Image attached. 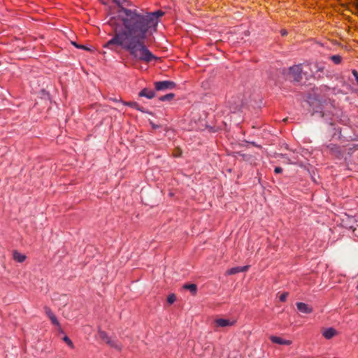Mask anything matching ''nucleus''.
Segmentation results:
<instances>
[{
  "label": "nucleus",
  "instance_id": "1",
  "mask_svg": "<svg viewBox=\"0 0 358 358\" xmlns=\"http://www.w3.org/2000/svg\"><path fill=\"white\" fill-rule=\"evenodd\" d=\"M163 15L161 10L144 13L120 6L115 15L108 21L114 34L103 48L113 51L121 48L135 62L149 64L160 60L148 49L145 40L150 31L156 30L159 18Z\"/></svg>",
  "mask_w": 358,
  "mask_h": 358
},
{
  "label": "nucleus",
  "instance_id": "2",
  "mask_svg": "<svg viewBox=\"0 0 358 358\" xmlns=\"http://www.w3.org/2000/svg\"><path fill=\"white\" fill-rule=\"evenodd\" d=\"M155 87L157 91H163L168 89H173L176 83L170 80L157 81L155 83Z\"/></svg>",
  "mask_w": 358,
  "mask_h": 358
},
{
  "label": "nucleus",
  "instance_id": "3",
  "mask_svg": "<svg viewBox=\"0 0 358 358\" xmlns=\"http://www.w3.org/2000/svg\"><path fill=\"white\" fill-rule=\"evenodd\" d=\"M289 74L291 75L292 78L295 81H300L302 78L301 73H302V67L301 64L299 65H295L289 68Z\"/></svg>",
  "mask_w": 358,
  "mask_h": 358
},
{
  "label": "nucleus",
  "instance_id": "4",
  "mask_svg": "<svg viewBox=\"0 0 358 358\" xmlns=\"http://www.w3.org/2000/svg\"><path fill=\"white\" fill-rule=\"evenodd\" d=\"M236 321L235 320H229L224 318H217L214 320L215 327H226L235 325Z\"/></svg>",
  "mask_w": 358,
  "mask_h": 358
},
{
  "label": "nucleus",
  "instance_id": "5",
  "mask_svg": "<svg viewBox=\"0 0 358 358\" xmlns=\"http://www.w3.org/2000/svg\"><path fill=\"white\" fill-rule=\"evenodd\" d=\"M270 340L271 341L272 343L279 345H290L292 343V341L291 340H286L276 336H271L270 337Z\"/></svg>",
  "mask_w": 358,
  "mask_h": 358
},
{
  "label": "nucleus",
  "instance_id": "6",
  "mask_svg": "<svg viewBox=\"0 0 358 358\" xmlns=\"http://www.w3.org/2000/svg\"><path fill=\"white\" fill-rule=\"evenodd\" d=\"M297 309L303 313H311L313 312V308L308 304L303 302H298L296 304Z\"/></svg>",
  "mask_w": 358,
  "mask_h": 358
},
{
  "label": "nucleus",
  "instance_id": "7",
  "mask_svg": "<svg viewBox=\"0 0 358 358\" xmlns=\"http://www.w3.org/2000/svg\"><path fill=\"white\" fill-rule=\"evenodd\" d=\"M138 95L139 96H143L150 99L155 97V92L152 90L144 88L139 92Z\"/></svg>",
  "mask_w": 358,
  "mask_h": 358
},
{
  "label": "nucleus",
  "instance_id": "8",
  "mask_svg": "<svg viewBox=\"0 0 358 358\" xmlns=\"http://www.w3.org/2000/svg\"><path fill=\"white\" fill-rule=\"evenodd\" d=\"M13 259L18 263H22L26 260L27 256L17 250H14L13 252Z\"/></svg>",
  "mask_w": 358,
  "mask_h": 358
},
{
  "label": "nucleus",
  "instance_id": "9",
  "mask_svg": "<svg viewBox=\"0 0 358 358\" xmlns=\"http://www.w3.org/2000/svg\"><path fill=\"white\" fill-rule=\"evenodd\" d=\"M336 335V331L334 328H328L322 331V336L327 339H331Z\"/></svg>",
  "mask_w": 358,
  "mask_h": 358
},
{
  "label": "nucleus",
  "instance_id": "10",
  "mask_svg": "<svg viewBox=\"0 0 358 358\" xmlns=\"http://www.w3.org/2000/svg\"><path fill=\"white\" fill-rule=\"evenodd\" d=\"M49 319L51 321L52 324L57 327L59 331L63 332L61 324L55 314L50 316Z\"/></svg>",
  "mask_w": 358,
  "mask_h": 358
},
{
  "label": "nucleus",
  "instance_id": "11",
  "mask_svg": "<svg viewBox=\"0 0 358 358\" xmlns=\"http://www.w3.org/2000/svg\"><path fill=\"white\" fill-rule=\"evenodd\" d=\"M122 103L127 106H129L131 108H135L140 111H143L142 108L140 107L139 104L137 102L135 101H122Z\"/></svg>",
  "mask_w": 358,
  "mask_h": 358
},
{
  "label": "nucleus",
  "instance_id": "12",
  "mask_svg": "<svg viewBox=\"0 0 358 358\" xmlns=\"http://www.w3.org/2000/svg\"><path fill=\"white\" fill-rule=\"evenodd\" d=\"M183 288L189 290L193 295L196 294L197 286L195 284H185Z\"/></svg>",
  "mask_w": 358,
  "mask_h": 358
},
{
  "label": "nucleus",
  "instance_id": "13",
  "mask_svg": "<svg viewBox=\"0 0 358 358\" xmlns=\"http://www.w3.org/2000/svg\"><path fill=\"white\" fill-rule=\"evenodd\" d=\"M108 344L110 347L114 348L118 350H120L122 349V345L118 343L117 341L113 340L110 338V343H106Z\"/></svg>",
  "mask_w": 358,
  "mask_h": 358
},
{
  "label": "nucleus",
  "instance_id": "14",
  "mask_svg": "<svg viewBox=\"0 0 358 358\" xmlns=\"http://www.w3.org/2000/svg\"><path fill=\"white\" fill-rule=\"evenodd\" d=\"M99 337L106 343H110V338L107 335V334L105 331H99Z\"/></svg>",
  "mask_w": 358,
  "mask_h": 358
},
{
  "label": "nucleus",
  "instance_id": "15",
  "mask_svg": "<svg viewBox=\"0 0 358 358\" xmlns=\"http://www.w3.org/2000/svg\"><path fill=\"white\" fill-rule=\"evenodd\" d=\"M173 97H174V94L169 93V94H167L166 95L162 96L159 98V100L162 101H169V100L173 99Z\"/></svg>",
  "mask_w": 358,
  "mask_h": 358
},
{
  "label": "nucleus",
  "instance_id": "16",
  "mask_svg": "<svg viewBox=\"0 0 358 358\" xmlns=\"http://www.w3.org/2000/svg\"><path fill=\"white\" fill-rule=\"evenodd\" d=\"M238 273H240L239 266L233 267V268L227 270V275H234Z\"/></svg>",
  "mask_w": 358,
  "mask_h": 358
},
{
  "label": "nucleus",
  "instance_id": "17",
  "mask_svg": "<svg viewBox=\"0 0 358 358\" xmlns=\"http://www.w3.org/2000/svg\"><path fill=\"white\" fill-rule=\"evenodd\" d=\"M63 341L68 345L69 347H70L71 349H74L75 346L72 341L67 336H65L63 338Z\"/></svg>",
  "mask_w": 358,
  "mask_h": 358
},
{
  "label": "nucleus",
  "instance_id": "18",
  "mask_svg": "<svg viewBox=\"0 0 358 358\" xmlns=\"http://www.w3.org/2000/svg\"><path fill=\"white\" fill-rule=\"evenodd\" d=\"M331 59L332 60V62L336 64H338L341 62L342 61V57L339 55H333L331 57Z\"/></svg>",
  "mask_w": 358,
  "mask_h": 358
},
{
  "label": "nucleus",
  "instance_id": "19",
  "mask_svg": "<svg viewBox=\"0 0 358 358\" xmlns=\"http://www.w3.org/2000/svg\"><path fill=\"white\" fill-rule=\"evenodd\" d=\"M176 297L174 294H171L167 297V302L169 304L173 303L176 301Z\"/></svg>",
  "mask_w": 358,
  "mask_h": 358
},
{
  "label": "nucleus",
  "instance_id": "20",
  "mask_svg": "<svg viewBox=\"0 0 358 358\" xmlns=\"http://www.w3.org/2000/svg\"><path fill=\"white\" fill-rule=\"evenodd\" d=\"M288 295H289L288 292H283V293H282V294L279 296V300H280L281 302H285V301H286V300H287V299Z\"/></svg>",
  "mask_w": 358,
  "mask_h": 358
},
{
  "label": "nucleus",
  "instance_id": "21",
  "mask_svg": "<svg viewBox=\"0 0 358 358\" xmlns=\"http://www.w3.org/2000/svg\"><path fill=\"white\" fill-rule=\"evenodd\" d=\"M44 310H45V314H46V315H47V316L48 317V318H49L50 316H52V315H54L53 312L51 310V309H50L49 307L45 306V307L44 308Z\"/></svg>",
  "mask_w": 358,
  "mask_h": 358
},
{
  "label": "nucleus",
  "instance_id": "22",
  "mask_svg": "<svg viewBox=\"0 0 358 358\" xmlns=\"http://www.w3.org/2000/svg\"><path fill=\"white\" fill-rule=\"evenodd\" d=\"M352 73L353 76L352 81L353 80V79H355L356 83L358 85V72L356 70H352Z\"/></svg>",
  "mask_w": 358,
  "mask_h": 358
},
{
  "label": "nucleus",
  "instance_id": "23",
  "mask_svg": "<svg viewBox=\"0 0 358 358\" xmlns=\"http://www.w3.org/2000/svg\"><path fill=\"white\" fill-rule=\"evenodd\" d=\"M250 266H239V271L241 272H245L248 270Z\"/></svg>",
  "mask_w": 358,
  "mask_h": 358
},
{
  "label": "nucleus",
  "instance_id": "24",
  "mask_svg": "<svg viewBox=\"0 0 358 358\" xmlns=\"http://www.w3.org/2000/svg\"><path fill=\"white\" fill-rule=\"evenodd\" d=\"M274 171L275 173H280L282 171V169L281 167L278 166L275 168Z\"/></svg>",
  "mask_w": 358,
  "mask_h": 358
},
{
  "label": "nucleus",
  "instance_id": "25",
  "mask_svg": "<svg viewBox=\"0 0 358 358\" xmlns=\"http://www.w3.org/2000/svg\"><path fill=\"white\" fill-rule=\"evenodd\" d=\"M73 44L78 48H81V49H85V50H89L88 48H87L84 45H77L76 43H73Z\"/></svg>",
  "mask_w": 358,
  "mask_h": 358
},
{
  "label": "nucleus",
  "instance_id": "26",
  "mask_svg": "<svg viewBox=\"0 0 358 358\" xmlns=\"http://www.w3.org/2000/svg\"><path fill=\"white\" fill-rule=\"evenodd\" d=\"M117 5H120L121 3V0H113Z\"/></svg>",
  "mask_w": 358,
  "mask_h": 358
},
{
  "label": "nucleus",
  "instance_id": "27",
  "mask_svg": "<svg viewBox=\"0 0 358 358\" xmlns=\"http://www.w3.org/2000/svg\"><path fill=\"white\" fill-rule=\"evenodd\" d=\"M281 34H282V36L286 35V34H287V31H286V30H282V31H281Z\"/></svg>",
  "mask_w": 358,
  "mask_h": 358
},
{
  "label": "nucleus",
  "instance_id": "28",
  "mask_svg": "<svg viewBox=\"0 0 358 358\" xmlns=\"http://www.w3.org/2000/svg\"><path fill=\"white\" fill-rule=\"evenodd\" d=\"M357 289H358V285H357Z\"/></svg>",
  "mask_w": 358,
  "mask_h": 358
}]
</instances>
